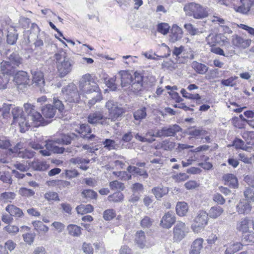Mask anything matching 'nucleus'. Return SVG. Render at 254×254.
<instances>
[{"label":"nucleus","instance_id":"53","mask_svg":"<svg viewBox=\"0 0 254 254\" xmlns=\"http://www.w3.org/2000/svg\"><path fill=\"white\" fill-rule=\"evenodd\" d=\"M70 162L74 165L87 164L90 162V160L86 159L81 157L72 158L70 159Z\"/></svg>","mask_w":254,"mask_h":254},{"label":"nucleus","instance_id":"40","mask_svg":"<svg viewBox=\"0 0 254 254\" xmlns=\"http://www.w3.org/2000/svg\"><path fill=\"white\" fill-rule=\"evenodd\" d=\"M242 135L248 145H254V131H245Z\"/></svg>","mask_w":254,"mask_h":254},{"label":"nucleus","instance_id":"7","mask_svg":"<svg viewBox=\"0 0 254 254\" xmlns=\"http://www.w3.org/2000/svg\"><path fill=\"white\" fill-rule=\"evenodd\" d=\"M208 216L205 211L199 210L193 220L191 229L195 233H199L204 229L207 225Z\"/></svg>","mask_w":254,"mask_h":254},{"label":"nucleus","instance_id":"57","mask_svg":"<svg viewBox=\"0 0 254 254\" xmlns=\"http://www.w3.org/2000/svg\"><path fill=\"white\" fill-rule=\"evenodd\" d=\"M82 195L87 199L96 198L97 193L91 190H85L82 192Z\"/></svg>","mask_w":254,"mask_h":254},{"label":"nucleus","instance_id":"13","mask_svg":"<svg viewBox=\"0 0 254 254\" xmlns=\"http://www.w3.org/2000/svg\"><path fill=\"white\" fill-rule=\"evenodd\" d=\"M176 217L173 212L165 213L160 221V226L164 228L169 229L175 223Z\"/></svg>","mask_w":254,"mask_h":254},{"label":"nucleus","instance_id":"22","mask_svg":"<svg viewBox=\"0 0 254 254\" xmlns=\"http://www.w3.org/2000/svg\"><path fill=\"white\" fill-rule=\"evenodd\" d=\"M240 2L241 5L235 7V10L243 14H247L254 3V0H240Z\"/></svg>","mask_w":254,"mask_h":254},{"label":"nucleus","instance_id":"31","mask_svg":"<svg viewBox=\"0 0 254 254\" xmlns=\"http://www.w3.org/2000/svg\"><path fill=\"white\" fill-rule=\"evenodd\" d=\"M5 210L12 216L20 217L23 215L21 209L12 204H8L6 207Z\"/></svg>","mask_w":254,"mask_h":254},{"label":"nucleus","instance_id":"27","mask_svg":"<svg viewBox=\"0 0 254 254\" xmlns=\"http://www.w3.org/2000/svg\"><path fill=\"white\" fill-rule=\"evenodd\" d=\"M41 111L43 116L46 118H53L56 113V109L51 104L43 107Z\"/></svg>","mask_w":254,"mask_h":254},{"label":"nucleus","instance_id":"26","mask_svg":"<svg viewBox=\"0 0 254 254\" xmlns=\"http://www.w3.org/2000/svg\"><path fill=\"white\" fill-rule=\"evenodd\" d=\"M134 241L140 248H145L146 241L145 233L143 231L140 230L136 232Z\"/></svg>","mask_w":254,"mask_h":254},{"label":"nucleus","instance_id":"24","mask_svg":"<svg viewBox=\"0 0 254 254\" xmlns=\"http://www.w3.org/2000/svg\"><path fill=\"white\" fill-rule=\"evenodd\" d=\"M250 220L246 217L241 219L237 223L236 229L243 233H247L249 230Z\"/></svg>","mask_w":254,"mask_h":254},{"label":"nucleus","instance_id":"49","mask_svg":"<svg viewBox=\"0 0 254 254\" xmlns=\"http://www.w3.org/2000/svg\"><path fill=\"white\" fill-rule=\"evenodd\" d=\"M78 132L81 134V137H82L84 135L91 133V129L88 124H83L80 125Z\"/></svg>","mask_w":254,"mask_h":254},{"label":"nucleus","instance_id":"9","mask_svg":"<svg viewBox=\"0 0 254 254\" xmlns=\"http://www.w3.org/2000/svg\"><path fill=\"white\" fill-rule=\"evenodd\" d=\"M105 107L109 111L110 118L113 121H115L124 113V109L113 100L107 102Z\"/></svg>","mask_w":254,"mask_h":254},{"label":"nucleus","instance_id":"32","mask_svg":"<svg viewBox=\"0 0 254 254\" xmlns=\"http://www.w3.org/2000/svg\"><path fill=\"white\" fill-rule=\"evenodd\" d=\"M189 210L188 204L185 202H178L176 206L177 214L180 216H186Z\"/></svg>","mask_w":254,"mask_h":254},{"label":"nucleus","instance_id":"61","mask_svg":"<svg viewBox=\"0 0 254 254\" xmlns=\"http://www.w3.org/2000/svg\"><path fill=\"white\" fill-rule=\"evenodd\" d=\"M173 179L178 183L184 182L189 179V176L185 173H180L173 177Z\"/></svg>","mask_w":254,"mask_h":254},{"label":"nucleus","instance_id":"6","mask_svg":"<svg viewBox=\"0 0 254 254\" xmlns=\"http://www.w3.org/2000/svg\"><path fill=\"white\" fill-rule=\"evenodd\" d=\"M62 92L65 101L68 103H76L80 100V97L77 88L72 83L64 87Z\"/></svg>","mask_w":254,"mask_h":254},{"label":"nucleus","instance_id":"23","mask_svg":"<svg viewBox=\"0 0 254 254\" xmlns=\"http://www.w3.org/2000/svg\"><path fill=\"white\" fill-rule=\"evenodd\" d=\"M225 185L232 188H236L238 186V180L236 176L232 174H226L223 176Z\"/></svg>","mask_w":254,"mask_h":254},{"label":"nucleus","instance_id":"3","mask_svg":"<svg viewBox=\"0 0 254 254\" xmlns=\"http://www.w3.org/2000/svg\"><path fill=\"white\" fill-rule=\"evenodd\" d=\"M184 10L187 15L192 16L195 19H202L208 15V8L200 4L190 2L186 4Z\"/></svg>","mask_w":254,"mask_h":254},{"label":"nucleus","instance_id":"55","mask_svg":"<svg viewBox=\"0 0 254 254\" xmlns=\"http://www.w3.org/2000/svg\"><path fill=\"white\" fill-rule=\"evenodd\" d=\"M0 180L4 183L11 184L12 180L8 173L0 172Z\"/></svg>","mask_w":254,"mask_h":254},{"label":"nucleus","instance_id":"45","mask_svg":"<svg viewBox=\"0 0 254 254\" xmlns=\"http://www.w3.org/2000/svg\"><path fill=\"white\" fill-rule=\"evenodd\" d=\"M16 194L13 192H4L0 194V198L4 202H11L15 197Z\"/></svg>","mask_w":254,"mask_h":254},{"label":"nucleus","instance_id":"30","mask_svg":"<svg viewBox=\"0 0 254 254\" xmlns=\"http://www.w3.org/2000/svg\"><path fill=\"white\" fill-rule=\"evenodd\" d=\"M224 212V209L220 206L216 205L211 207L208 212V216L212 219H216L219 217Z\"/></svg>","mask_w":254,"mask_h":254},{"label":"nucleus","instance_id":"11","mask_svg":"<svg viewBox=\"0 0 254 254\" xmlns=\"http://www.w3.org/2000/svg\"><path fill=\"white\" fill-rule=\"evenodd\" d=\"M130 85V90L134 93L137 94L141 91L143 88V76L141 74L135 71L134 77Z\"/></svg>","mask_w":254,"mask_h":254},{"label":"nucleus","instance_id":"28","mask_svg":"<svg viewBox=\"0 0 254 254\" xmlns=\"http://www.w3.org/2000/svg\"><path fill=\"white\" fill-rule=\"evenodd\" d=\"M203 240L202 238H198L194 240L191 246L190 254H200L203 248Z\"/></svg>","mask_w":254,"mask_h":254},{"label":"nucleus","instance_id":"21","mask_svg":"<svg viewBox=\"0 0 254 254\" xmlns=\"http://www.w3.org/2000/svg\"><path fill=\"white\" fill-rule=\"evenodd\" d=\"M176 146V143L170 139H166L159 142L155 146L156 149H162L164 151H172Z\"/></svg>","mask_w":254,"mask_h":254},{"label":"nucleus","instance_id":"59","mask_svg":"<svg viewBox=\"0 0 254 254\" xmlns=\"http://www.w3.org/2000/svg\"><path fill=\"white\" fill-rule=\"evenodd\" d=\"M233 145L236 149H241L243 150H247V147L245 145V142L241 139L236 138L234 141Z\"/></svg>","mask_w":254,"mask_h":254},{"label":"nucleus","instance_id":"51","mask_svg":"<svg viewBox=\"0 0 254 254\" xmlns=\"http://www.w3.org/2000/svg\"><path fill=\"white\" fill-rule=\"evenodd\" d=\"M170 27L168 23H161L158 25L157 30L159 33L163 35H166L169 30Z\"/></svg>","mask_w":254,"mask_h":254},{"label":"nucleus","instance_id":"56","mask_svg":"<svg viewBox=\"0 0 254 254\" xmlns=\"http://www.w3.org/2000/svg\"><path fill=\"white\" fill-rule=\"evenodd\" d=\"M110 187L113 190H123L125 188L124 184L118 181H114L110 182Z\"/></svg>","mask_w":254,"mask_h":254},{"label":"nucleus","instance_id":"47","mask_svg":"<svg viewBox=\"0 0 254 254\" xmlns=\"http://www.w3.org/2000/svg\"><path fill=\"white\" fill-rule=\"evenodd\" d=\"M34 151L27 149L19 151L17 153L18 157L22 158H32L34 157Z\"/></svg>","mask_w":254,"mask_h":254},{"label":"nucleus","instance_id":"35","mask_svg":"<svg viewBox=\"0 0 254 254\" xmlns=\"http://www.w3.org/2000/svg\"><path fill=\"white\" fill-rule=\"evenodd\" d=\"M68 233L73 237H79L81 234V228L80 227L74 225L69 224L67 226Z\"/></svg>","mask_w":254,"mask_h":254},{"label":"nucleus","instance_id":"46","mask_svg":"<svg viewBox=\"0 0 254 254\" xmlns=\"http://www.w3.org/2000/svg\"><path fill=\"white\" fill-rule=\"evenodd\" d=\"M103 144L104 145V147L109 150L117 149L119 147L118 144L115 140L110 139H106L105 141L103 142Z\"/></svg>","mask_w":254,"mask_h":254},{"label":"nucleus","instance_id":"63","mask_svg":"<svg viewBox=\"0 0 254 254\" xmlns=\"http://www.w3.org/2000/svg\"><path fill=\"white\" fill-rule=\"evenodd\" d=\"M4 230L9 234L15 235L19 232V228L15 225H8L4 228Z\"/></svg>","mask_w":254,"mask_h":254},{"label":"nucleus","instance_id":"54","mask_svg":"<svg viewBox=\"0 0 254 254\" xmlns=\"http://www.w3.org/2000/svg\"><path fill=\"white\" fill-rule=\"evenodd\" d=\"M19 193L23 196L29 197L34 195L35 192L31 189H28L26 188H21L19 190Z\"/></svg>","mask_w":254,"mask_h":254},{"label":"nucleus","instance_id":"18","mask_svg":"<svg viewBox=\"0 0 254 254\" xmlns=\"http://www.w3.org/2000/svg\"><path fill=\"white\" fill-rule=\"evenodd\" d=\"M13 81L17 85H27L29 84L30 79L26 72L19 71L15 75Z\"/></svg>","mask_w":254,"mask_h":254},{"label":"nucleus","instance_id":"17","mask_svg":"<svg viewBox=\"0 0 254 254\" xmlns=\"http://www.w3.org/2000/svg\"><path fill=\"white\" fill-rule=\"evenodd\" d=\"M252 207L249 201L241 199L236 206L237 212L240 214L247 215L250 213Z\"/></svg>","mask_w":254,"mask_h":254},{"label":"nucleus","instance_id":"43","mask_svg":"<svg viewBox=\"0 0 254 254\" xmlns=\"http://www.w3.org/2000/svg\"><path fill=\"white\" fill-rule=\"evenodd\" d=\"M32 224L37 231L46 233L49 231L48 227L44 225L41 221H35L32 222Z\"/></svg>","mask_w":254,"mask_h":254},{"label":"nucleus","instance_id":"4","mask_svg":"<svg viewBox=\"0 0 254 254\" xmlns=\"http://www.w3.org/2000/svg\"><path fill=\"white\" fill-rule=\"evenodd\" d=\"M22 63V59L16 53H13L8 57V61L0 63L1 71L4 74H12L14 69Z\"/></svg>","mask_w":254,"mask_h":254},{"label":"nucleus","instance_id":"1","mask_svg":"<svg viewBox=\"0 0 254 254\" xmlns=\"http://www.w3.org/2000/svg\"><path fill=\"white\" fill-rule=\"evenodd\" d=\"M54 61L60 77H64L72 71L74 62L64 50H61L54 55Z\"/></svg>","mask_w":254,"mask_h":254},{"label":"nucleus","instance_id":"15","mask_svg":"<svg viewBox=\"0 0 254 254\" xmlns=\"http://www.w3.org/2000/svg\"><path fill=\"white\" fill-rule=\"evenodd\" d=\"M232 42L235 47L245 49L251 45L252 40L245 39L238 35H234L232 36Z\"/></svg>","mask_w":254,"mask_h":254},{"label":"nucleus","instance_id":"44","mask_svg":"<svg viewBox=\"0 0 254 254\" xmlns=\"http://www.w3.org/2000/svg\"><path fill=\"white\" fill-rule=\"evenodd\" d=\"M184 28L191 36L198 35L202 33V31L199 30L190 23L185 24Z\"/></svg>","mask_w":254,"mask_h":254},{"label":"nucleus","instance_id":"58","mask_svg":"<svg viewBox=\"0 0 254 254\" xmlns=\"http://www.w3.org/2000/svg\"><path fill=\"white\" fill-rule=\"evenodd\" d=\"M2 75H0V90L4 89L7 87V84L8 82V78L7 74H4L2 72Z\"/></svg>","mask_w":254,"mask_h":254},{"label":"nucleus","instance_id":"60","mask_svg":"<svg viewBox=\"0 0 254 254\" xmlns=\"http://www.w3.org/2000/svg\"><path fill=\"white\" fill-rule=\"evenodd\" d=\"M123 194L120 192L114 193L112 195L108 196V199L109 201H113L114 202L121 201L123 199Z\"/></svg>","mask_w":254,"mask_h":254},{"label":"nucleus","instance_id":"34","mask_svg":"<svg viewBox=\"0 0 254 254\" xmlns=\"http://www.w3.org/2000/svg\"><path fill=\"white\" fill-rule=\"evenodd\" d=\"M145 135L147 139L151 140V142H148V143H152L155 141V137H161L160 129L156 128L148 129Z\"/></svg>","mask_w":254,"mask_h":254},{"label":"nucleus","instance_id":"10","mask_svg":"<svg viewBox=\"0 0 254 254\" xmlns=\"http://www.w3.org/2000/svg\"><path fill=\"white\" fill-rule=\"evenodd\" d=\"M189 230L184 222L177 221L173 228L174 239L176 241H181L188 234Z\"/></svg>","mask_w":254,"mask_h":254},{"label":"nucleus","instance_id":"16","mask_svg":"<svg viewBox=\"0 0 254 254\" xmlns=\"http://www.w3.org/2000/svg\"><path fill=\"white\" fill-rule=\"evenodd\" d=\"M31 73L33 75V83L40 88V90L41 92H45V90L43 89L45 85L43 73L38 70L32 71Z\"/></svg>","mask_w":254,"mask_h":254},{"label":"nucleus","instance_id":"42","mask_svg":"<svg viewBox=\"0 0 254 254\" xmlns=\"http://www.w3.org/2000/svg\"><path fill=\"white\" fill-rule=\"evenodd\" d=\"M146 115V109L145 107L137 110L133 114L134 119L139 121L144 119Z\"/></svg>","mask_w":254,"mask_h":254},{"label":"nucleus","instance_id":"25","mask_svg":"<svg viewBox=\"0 0 254 254\" xmlns=\"http://www.w3.org/2000/svg\"><path fill=\"white\" fill-rule=\"evenodd\" d=\"M119 73L121 76V84L123 87L127 86L131 84L133 77L128 72L122 70Z\"/></svg>","mask_w":254,"mask_h":254},{"label":"nucleus","instance_id":"33","mask_svg":"<svg viewBox=\"0 0 254 254\" xmlns=\"http://www.w3.org/2000/svg\"><path fill=\"white\" fill-rule=\"evenodd\" d=\"M168 191L169 190L168 188L162 186H159L152 189V193L158 199L167 194Z\"/></svg>","mask_w":254,"mask_h":254},{"label":"nucleus","instance_id":"37","mask_svg":"<svg viewBox=\"0 0 254 254\" xmlns=\"http://www.w3.org/2000/svg\"><path fill=\"white\" fill-rule=\"evenodd\" d=\"M192 67L196 72L201 74L205 73L208 69V67L206 65L199 63L196 61L193 62L192 63Z\"/></svg>","mask_w":254,"mask_h":254},{"label":"nucleus","instance_id":"36","mask_svg":"<svg viewBox=\"0 0 254 254\" xmlns=\"http://www.w3.org/2000/svg\"><path fill=\"white\" fill-rule=\"evenodd\" d=\"M243 245L239 242L229 244L225 251V254H234L242 248Z\"/></svg>","mask_w":254,"mask_h":254},{"label":"nucleus","instance_id":"39","mask_svg":"<svg viewBox=\"0 0 254 254\" xmlns=\"http://www.w3.org/2000/svg\"><path fill=\"white\" fill-rule=\"evenodd\" d=\"M77 135L73 133H70L67 135H64L62 139H58L56 140L57 143H63L64 144H69L71 143L72 140L77 137Z\"/></svg>","mask_w":254,"mask_h":254},{"label":"nucleus","instance_id":"19","mask_svg":"<svg viewBox=\"0 0 254 254\" xmlns=\"http://www.w3.org/2000/svg\"><path fill=\"white\" fill-rule=\"evenodd\" d=\"M103 119H104V117L101 111L91 113L87 117L88 122L92 125L103 124L102 121Z\"/></svg>","mask_w":254,"mask_h":254},{"label":"nucleus","instance_id":"50","mask_svg":"<svg viewBox=\"0 0 254 254\" xmlns=\"http://www.w3.org/2000/svg\"><path fill=\"white\" fill-rule=\"evenodd\" d=\"M44 198L48 201H60L58 194L54 191H48L44 194Z\"/></svg>","mask_w":254,"mask_h":254},{"label":"nucleus","instance_id":"2","mask_svg":"<svg viewBox=\"0 0 254 254\" xmlns=\"http://www.w3.org/2000/svg\"><path fill=\"white\" fill-rule=\"evenodd\" d=\"M24 108L26 113L27 114L26 117L25 123V131L27 130L29 127L33 126L34 127H38L40 126H45L48 124L46 121L41 114L39 113L35 109V107L29 103H26L24 105Z\"/></svg>","mask_w":254,"mask_h":254},{"label":"nucleus","instance_id":"41","mask_svg":"<svg viewBox=\"0 0 254 254\" xmlns=\"http://www.w3.org/2000/svg\"><path fill=\"white\" fill-rule=\"evenodd\" d=\"M76 209L77 213L83 214L91 212L93 210V207L90 204H81L77 206Z\"/></svg>","mask_w":254,"mask_h":254},{"label":"nucleus","instance_id":"64","mask_svg":"<svg viewBox=\"0 0 254 254\" xmlns=\"http://www.w3.org/2000/svg\"><path fill=\"white\" fill-rule=\"evenodd\" d=\"M53 104L55 105V108L60 112L62 113L64 110V105L62 102L56 97L53 98Z\"/></svg>","mask_w":254,"mask_h":254},{"label":"nucleus","instance_id":"14","mask_svg":"<svg viewBox=\"0 0 254 254\" xmlns=\"http://www.w3.org/2000/svg\"><path fill=\"white\" fill-rule=\"evenodd\" d=\"M181 130V127L177 124L171 125L168 127H162L161 129H160L161 137L163 136H174L177 132Z\"/></svg>","mask_w":254,"mask_h":254},{"label":"nucleus","instance_id":"29","mask_svg":"<svg viewBox=\"0 0 254 254\" xmlns=\"http://www.w3.org/2000/svg\"><path fill=\"white\" fill-rule=\"evenodd\" d=\"M187 132L192 137H198L201 135H205L207 132L202 127H192L188 129Z\"/></svg>","mask_w":254,"mask_h":254},{"label":"nucleus","instance_id":"62","mask_svg":"<svg viewBox=\"0 0 254 254\" xmlns=\"http://www.w3.org/2000/svg\"><path fill=\"white\" fill-rule=\"evenodd\" d=\"M82 138L88 142H92L94 143L99 142V140H100L99 137L93 134H90V133L84 135V136H82Z\"/></svg>","mask_w":254,"mask_h":254},{"label":"nucleus","instance_id":"20","mask_svg":"<svg viewBox=\"0 0 254 254\" xmlns=\"http://www.w3.org/2000/svg\"><path fill=\"white\" fill-rule=\"evenodd\" d=\"M183 35V31L182 28L178 25H173L170 34V41L173 43L180 40Z\"/></svg>","mask_w":254,"mask_h":254},{"label":"nucleus","instance_id":"12","mask_svg":"<svg viewBox=\"0 0 254 254\" xmlns=\"http://www.w3.org/2000/svg\"><path fill=\"white\" fill-rule=\"evenodd\" d=\"M227 38L222 34L210 33L206 38V41L208 45L211 47H214L216 44H221L226 41Z\"/></svg>","mask_w":254,"mask_h":254},{"label":"nucleus","instance_id":"38","mask_svg":"<svg viewBox=\"0 0 254 254\" xmlns=\"http://www.w3.org/2000/svg\"><path fill=\"white\" fill-rule=\"evenodd\" d=\"M56 141L49 140L48 142L47 148L51 149L52 153L61 154L64 153V148L62 147H59L56 145Z\"/></svg>","mask_w":254,"mask_h":254},{"label":"nucleus","instance_id":"8","mask_svg":"<svg viewBox=\"0 0 254 254\" xmlns=\"http://www.w3.org/2000/svg\"><path fill=\"white\" fill-rule=\"evenodd\" d=\"M11 114L13 117V124H17L20 128L21 132H25L26 119L23 114L22 109L18 107H14L11 110Z\"/></svg>","mask_w":254,"mask_h":254},{"label":"nucleus","instance_id":"5","mask_svg":"<svg viewBox=\"0 0 254 254\" xmlns=\"http://www.w3.org/2000/svg\"><path fill=\"white\" fill-rule=\"evenodd\" d=\"M79 87L81 94H89L100 91L98 84L93 80L89 74L83 75L79 81Z\"/></svg>","mask_w":254,"mask_h":254},{"label":"nucleus","instance_id":"52","mask_svg":"<svg viewBox=\"0 0 254 254\" xmlns=\"http://www.w3.org/2000/svg\"><path fill=\"white\" fill-rule=\"evenodd\" d=\"M244 195L247 201L254 202V191L250 188H247L244 192Z\"/></svg>","mask_w":254,"mask_h":254},{"label":"nucleus","instance_id":"48","mask_svg":"<svg viewBox=\"0 0 254 254\" xmlns=\"http://www.w3.org/2000/svg\"><path fill=\"white\" fill-rule=\"evenodd\" d=\"M116 216V211L113 209H107L103 212V218L106 221H110Z\"/></svg>","mask_w":254,"mask_h":254}]
</instances>
